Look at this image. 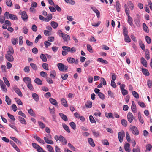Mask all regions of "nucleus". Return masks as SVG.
<instances>
[{
  "label": "nucleus",
  "mask_w": 152,
  "mask_h": 152,
  "mask_svg": "<svg viewBox=\"0 0 152 152\" xmlns=\"http://www.w3.org/2000/svg\"><path fill=\"white\" fill-rule=\"evenodd\" d=\"M130 129L134 135L137 136L139 134V130L135 126H134L130 127Z\"/></svg>",
  "instance_id": "1"
},
{
  "label": "nucleus",
  "mask_w": 152,
  "mask_h": 152,
  "mask_svg": "<svg viewBox=\"0 0 152 152\" xmlns=\"http://www.w3.org/2000/svg\"><path fill=\"white\" fill-rule=\"evenodd\" d=\"M55 140L57 141L58 140H59L60 142H66V141L65 140L64 137L63 136L60 135L58 136L56 135L54 137Z\"/></svg>",
  "instance_id": "2"
},
{
  "label": "nucleus",
  "mask_w": 152,
  "mask_h": 152,
  "mask_svg": "<svg viewBox=\"0 0 152 152\" xmlns=\"http://www.w3.org/2000/svg\"><path fill=\"white\" fill-rule=\"evenodd\" d=\"M125 136V132L123 130H121L118 132V138L120 142H123V138Z\"/></svg>",
  "instance_id": "3"
},
{
  "label": "nucleus",
  "mask_w": 152,
  "mask_h": 152,
  "mask_svg": "<svg viewBox=\"0 0 152 152\" xmlns=\"http://www.w3.org/2000/svg\"><path fill=\"white\" fill-rule=\"evenodd\" d=\"M33 147L36 149L38 152H43L44 151L39 145L36 143H32Z\"/></svg>",
  "instance_id": "4"
},
{
  "label": "nucleus",
  "mask_w": 152,
  "mask_h": 152,
  "mask_svg": "<svg viewBox=\"0 0 152 152\" xmlns=\"http://www.w3.org/2000/svg\"><path fill=\"white\" fill-rule=\"evenodd\" d=\"M61 37H62L64 41L66 42H68L70 40L69 36L65 33H64L62 35H61Z\"/></svg>",
  "instance_id": "5"
},
{
  "label": "nucleus",
  "mask_w": 152,
  "mask_h": 152,
  "mask_svg": "<svg viewBox=\"0 0 152 152\" xmlns=\"http://www.w3.org/2000/svg\"><path fill=\"white\" fill-rule=\"evenodd\" d=\"M127 118L128 121L131 123L134 119L133 114L130 112H129L127 114Z\"/></svg>",
  "instance_id": "6"
},
{
  "label": "nucleus",
  "mask_w": 152,
  "mask_h": 152,
  "mask_svg": "<svg viewBox=\"0 0 152 152\" xmlns=\"http://www.w3.org/2000/svg\"><path fill=\"white\" fill-rule=\"evenodd\" d=\"M91 9L96 14L97 17L99 18L100 16V13L98 10L94 7H91Z\"/></svg>",
  "instance_id": "7"
},
{
  "label": "nucleus",
  "mask_w": 152,
  "mask_h": 152,
  "mask_svg": "<svg viewBox=\"0 0 152 152\" xmlns=\"http://www.w3.org/2000/svg\"><path fill=\"white\" fill-rule=\"evenodd\" d=\"M6 58L9 61L12 62L14 60V58L12 55H6L5 56Z\"/></svg>",
  "instance_id": "8"
},
{
  "label": "nucleus",
  "mask_w": 152,
  "mask_h": 152,
  "mask_svg": "<svg viewBox=\"0 0 152 152\" xmlns=\"http://www.w3.org/2000/svg\"><path fill=\"white\" fill-rule=\"evenodd\" d=\"M21 17L24 21H25L26 20L28 19V16L25 11H23L22 12Z\"/></svg>",
  "instance_id": "9"
},
{
  "label": "nucleus",
  "mask_w": 152,
  "mask_h": 152,
  "mask_svg": "<svg viewBox=\"0 0 152 152\" xmlns=\"http://www.w3.org/2000/svg\"><path fill=\"white\" fill-rule=\"evenodd\" d=\"M132 103L131 106L132 110L133 113H136L137 112L136 106L134 101H132Z\"/></svg>",
  "instance_id": "10"
},
{
  "label": "nucleus",
  "mask_w": 152,
  "mask_h": 152,
  "mask_svg": "<svg viewBox=\"0 0 152 152\" xmlns=\"http://www.w3.org/2000/svg\"><path fill=\"white\" fill-rule=\"evenodd\" d=\"M33 98L36 102H38L39 100V96L36 93H33L32 94Z\"/></svg>",
  "instance_id": "11"
},
{
  "label": "nucleus",
  "mask_w": 152,
  "mask_h": 152,
  "mask_svg": "<svg viewBox=\"0 0 152 152\" xmlns=\"http://www.w3.org/2000/svg\"><path fill=\"white\" fill-rule=\"evenodd\" d=\"M141 62L144 67H147V63L143 57H142L141 58Z\"/></svg>",
  "instance_id": "12"
},
{
  "label": "nucleus",
  "mask_w": 152,
  "mask_h": 152,
  "mask_svg": "<svg viewBox=\"0 0 152 152\" xmlns=\"http://www.w3.org/2000/svg\"><path fill=\"white\" fill-rule=\"evenodd\" d=\"M23 80L26 84L31 83V79L29 77H26L23 78Z\"/></svg>",
  "instance_id": "13"
},
{
  "label": "nucleus",
  "mask_w": 152,
  "mask_h": 152,
  "mask_svg": "<svg viewBox=\"0 0 152 152\" xmlns=\"http://www.w3.org/2000/svg\"><path fill=\"white\" fill-rule=\"evenodd\" d=\"M0 85L3 91L4 92H6L7 89L5 88L6 86L3 82L1 80H0Z\"/></svg>",
  "instance_id": "14"
},
{
  "label": "nucleus",
  "mask_w": 152,
  "mask_h": 152,
  "mask_svg": "<svg viewBox=\"0 0 152 152\" xmlns=\"http://www.w3.org/2000/svg\"><path fill=\"white\" fill-rule=\"evenodd\" d=\"M64 65L62 63H59L57 64V66L60 71H64Z\"/></svg>",
  "instance_id": "15"
},
{
  "label": "nucleus",
  "mask_w": 152,
  "mask_h": 152,
  "mask_svg": "<svg viewBox=\"0 0 152 152\" xmlns=\"http://www.w3.org/2000/svg\"><path fill=\"white\" fill-rule=\"evenodd\" d=\"M35 83L38 85H42V83L41 79L36 78L34 80Z\"/></svg>",
  "instance_id": "16"
},
{
  "label": "nucleus",
  "mask_w": 152,
  "mask_h": 152,
  "mask_svg": "<svg viewBox=\"0 0 152 152\" xmlns=\"http://www.w3.org/2000/svg\"><path fill=\"white\" fill-rule=\"evenodd\" d=\"M14 90L15 92L20 96H22V94L20 89L18 88H14Z\"/></svg>",
  "instance_id": "17"
},
{
  "label": "nucleus",
  "mask_w": 152,
  "mask_h": 152,
  "mask_svg": "<svg viewBox=\"0 0 152 152\" xmlns=\"http://www.w3.org/2000/svg\"><path fill=\"white\" fill-rule=\"evenodd\" d=\"M142 71L143 74L145 75L148 76L149 75V73L146 69L142 68Z\"/></svg>",
  "instance_id": "18"
},
{
  "label": "nucleus",
  "mask_w": 152,
  "mask_h": 152,
  "mask_svg": "<svg viewBox=\"0 0 152 152\" xmlns=\"http://www.w3.org/2000/svg\"><path fill=\"white\" fill-rule=\"evenodd\" d=\"M115 8L117 11L119 12L120 10V4L118 1H117L116 2Z\"/></svg>",
  "instance_id": "19"
},
{
  "label": "nucleus",
  "mask_w": 152,
  "mask_h": 152,
  "mask_svg": "<svg viewBox=\"0 0 152 152\" xmlns=\"http://www.w3.org/2000/svg\"><path fill=\"white\" fill-rule=\"evenodd\" d=\"M61 102L63 106L65 107H67L68 106V105L67 104L66 100L64 98H62L61 99Z\"/></svg>",
  "instance_id": "20"
},
{
  "label": "nucleus",
  "mask_w": 152,
  "mask_h": 152,
  "mask_svg": "<svg viewBox=\"0 0 152 152\" xmlns=\"http://www.w3.org/2000/svg\"><path fill=\"white\" fill-rule=\"evenodd\" d=\"M50 25L51 26L54 28H56L58 26V23L54 21H51L50 23Z\"/></svg>",
  "instance_id": "21"
},
{
  "label": "nucleus",
  "mask_w": 152,
  "mask_h": 152,
  "mask_svg": "<svg viewBox=\"0 0 152 152\" xmlns=\"http://www.w3.org/2000/svg\"><path fill=\"white\" fill-rule=\"evenodd\" d=\"M142 28L143 30L146 33H148L149 31L148 27L147 26L145 23L142 24Z\"/></svg>",
  "instance_id": "22"
},
{
  "label": "nucleus",
  "mask_w": 152,
  "mask_h": 152,
  "mask_svg": "<svg viewBox=\"0 0 152 152\" xmlns=\"http://www.w3.org/2000/svg\"><path fill=\"white\" fill-rule=\"evenodd\" d=\"M62 125L64 129L66 130L67 132L69 133L70 132L69 128L65 124L63 123Z\"/></svg>",
  "instance_id": "23"
},
{
  "label": "nucleus",
  "mask_w": 152,
  "mask_h": 152,
  "mask_svg": "<svg viewBox=\"0 0 152 152\" xmlns=\"http://www.w3.org/2000/svg\"><path fill=\"white\" fill-rule=\"evenodd\" d=\"M59 115L61 118L65 121L68 120V118L66 116L62 113H60Z\"/></svg>",
  "instance_id": "24"
},
{
  "label": "nucleus",
  "mask_w": 152,
  "mask_h": 152,
  "mask_svg": "<svg viewBox=\"0 0 152 152\" xmlns=\"http://www.w3.org/2000/svg\"><path fill=\"white\" fill-rule=\"evenodd\" d=\"M124 148L126 151L129 152L130 151V145L129 143H126L125 144Z\"/></svg>",
  "instance_id": "25"
},
{
  "label": "nucleus",
  "mask_w": 152,
  "mask_h": 152,
  "mask_svg": "<svg viewBox=\"0 0 152 152\" xmlns=\"http://www.w3.org/2000/svg\"><path fill=\"white\" fill-rule=\"evenodd\" d=\"M92 102L90 101H87L86 104V106L87 108H91L92 107Z\"/></svg>",
  "instance_id": "26"
},
{
  "label": "nucleus",
  "mask_w": 152,
  "mask_h": 152,
  "mask_svg": "<svg viewBox=\"0 0 152 152\" xmlns=\"http://www.w3.org/2000/svg\"><path fill=\"white\" fill-rule=\"evenodd\" d=\"M9 18L13 20H18V18L17 16L15 15L12 14H10Z\"/></svg>",
  "instance_id": "27"
},
{
  "label": "nucleus",
  "mask_w": 152,
  "mask_h": 152,
  "mask_svg": "<svg viewBox=\"0 0 152 152\" xmlns=\"http://www.w3.org/2000/svg\"><path fill=\"white\" fill-rule=\"evenodd\" d=\"M139 44L141 48L144 51L145 49V48L144 44L143 42L141 40H140L139 41Z\"/></svg>",
  "instance_id": "28"
},
{
  "label": "nucleus",
  "mask_w": 152,
  "mask_h": 152,
  "mask_svg": "<svg viewBox=\"0 0 152 152\" xmlns=\"http://www.w3.org/2000/svg\"><path fill=\"white\" fill-rule=\"evenodd\" d=\"M40 57L43 61L44 62L47 61V59L46 57L44 54L43 53L41 54L40 55Z\"/></svg>",
  "instance_id": "29"
},
{
  "label": "nucleus",
  "mask_w": 152,
  "mask_h": 152,
  "mask_svg": "<svg viewBox=\"0 0 152 152\" xmlns=\"http://www.w3.org/2000/svg\"><path fill=\"white\" fill-rule=\"evenodd\" d=\"M49 100L50 102L54 105H56L58 104V102L56 101L52 98H50Z\"/></svg>",
  "instance_id": "30"
},
{
  "label": "nucleus",
  "mask_w": 152,
  "mask_h": 152,
  "mask_svg": "<svg viewBox=\"0 0 152 152\" xmlns=\"http://www.w3.org/2000/svg\"><path fill=\"white\" fill-rule=\"evenodd\" d=\"M5 98V101L6 102L7 104L8 105H10L11 104V99L7 95L6 96Z\"/></svg>",
  "instance_id": "31"
},
{
  "label": "nucleus",
  "mask_w": 152,
  "mask_h": 152,
  "mask_svg": "<svg viewBox=\"0 0 152 152\" xmlns=\"http://www.w3.org/2000/svg\"><path fill=\"white\" fill-rule=\"evenodd\" d=\"M18 119L20 122L24 124H26V122L25 120L21 116L18 117Z\"/></svg>",
  "instance_id": "32"
},
{
  "label": "nucleus",
  "mask_w": 152,
  "mask_h": 152,
  "mask_svg": "<svg viewBox=\"0 0 152 152\" xmlns=\"http://www.w3.org/2000/svg\"><path fill=\"white\" fill-rule=\"evenodd\" d=\"M127 21L129 24L131 26H132L133 25V19L130 16L128 17Z\"/></svg>",
  "instance_id": "33"
},
{
  "label": "nucleus",
  "mask_w": 152,
  "mask_h": 152,
  "mask_svg": "<svg viewBox=\"0 0 152 152\" xmlns=\"http://www.w3.org/2000/svg\"><path fill=\"white\" fill-rule=\"evenodd\" d=\"M97 61L102 64H107L108 63V62L107 61L103 59L102 58H98L97 59Z\"/></svg>",
  "instance_id": "34"
},
{
  "label": "nucleus",
  "mask_w": 152,
  "mask_h": 152,
  "mask_svg": "<svg viewBox=\"0 0 152 152\" xmlns=\"http://www.w3.org/2000/svg\"><path fill=\"white\" fill-rule=\"evenodd\" d=\"M64 1L72 5H74L75 3V1L73 0H64Z\"/></svg>",
  "instance_id": "35"
},
{
  "label": "nucleus",
  "mask_w": 152,
  "mask_h": 152,
  "mask_svg": "<svg viewBox=\"0 0 152 152\" xmlns=\"http://www.w3.org/2000/svg\"><path fill=\"white\" fill-rule=\"evenodd\" d=\"M28 113L31 116H34V117H35L36 115L34 113V112L33 111V110L31 108L30 109L28 110Z\"/></svg>",
  "instance_id": "36"
},
{
  "label": "nucleus",
  "mask_w": 152,
  "mask_h": 152,
  "mask_svg": "<svg viewBox=\"0 0 152 152\" xmlns=\"http://www.w3.org/2000/svg\"><path fill=\"white\" fill-rule=\"evenodd\" d=\"M11 145L18 152H20V151L18 147L16 146L15 143H11Z\"/></svg>",
  "instance_id": "37"
},
{
  "label": "nucleus",
  "mask_w": 152,
  "mask_h": 152,
  "mask_svg": "<svg viewBox=\"0 0 152 152\" xmlns=\"http://www.w3.org/2000/svg\"><path fill=\"white\" fill-rule=\"evenodd\" d=\"M105 116L108 118H114V117L113 116V114L111 113H105Z\"/></svg>",
  "instance_id": "38"
},
{
  "label": "nucleus",
  "mask_w": 152,
  "mask_h": 152,
  "mask_svg": "<svg viewBox=\"0 0 152 152\" xmlns=\"http://www.w3.org/2000/svg\"><path fill=\"white\" fill-rule=\"evenodd\" d=\"M3 79L4 82L5 83V84L7 85V86L9 87L10 86V83L7 79L6 77H4Z\"/></svg>",
  "instance_id": "39"
},
{
  "label": "nucleus",
  "mask_w": 152,
  "mask_h": 152,
  "mask_svg": "<svg viewBox=\"0 0 152 152\" xmlns=\"http://www.w3.org/2000/svg\"><path fill=\"white\" fill-rule=\"evenodd\" d=\"M47 148L50 152H54V150L51 146L49 145H47Z\"/></svg>",
  "instance_id": "40"
},
{
  "label": "nucleus",
  "mask_w": 152,
  "mask_h": 152,
  "mask_svg": "<svg viewBox=\"0 0 152 152\" xmlns=\"http://www.w3.org/2000/svg\"><path fill=\"white\" fill-rule=\"evenodd\" d=\"M52 18V15L51 14H49L47 16V18H46V22H48L51 20Z\"/></svg>",
  "instance_id": "41"
},
{
  "label": "nucleus",
  "mask_w": 152,
  "mask_h": 152,
  "mask_svg": "<svg viewBox=\"0 0 152 152\" xmlns=\"http://www.w3.org/2000/svg\"><path fill=\"white\" fill-rule=\"evenodd\" d=\"M67 61L68 62L70 63H73L75 61L74 58L71 57H68L67 58Z\"/></svg>",
  "instance_id": "42"
},
{
  "label": "nucleus",
  "mask_w": 152,
  "mask_h": 152,
  "mask_svg": "<svg viewBox=\"0 0 152 152\" xmlns=\"http://www.w3.org/2000/svg\"><path fill=\"white\" fill-rule=\"evenodd\" d=\"M43 68L47 70H49L48 65L46 63H43L42 64Z\"/></svg>",
  "instance_id": "43"
},
{
  "label": "nucleus",
  "mask_w": 152,
  "mask_h": 152,
  "mask_svg": "<svg viewBox=\"0 0 152 152\" xmlns=\"http://www.w3.org/2000/svg\"><path fill=\"white\" fill-rule=\"evenodd\" d=\"M6 3L7 6L10 7H11L12 5V4L11 0H6Z\"/></svg>",
  "instance_id": "44"
},
{
  "label": "nucleus",
  "mask_w": 152,
  "mask_h": 152,
  "mask_svg": "<svg viewBox=\"0 0 152 152\" xmlns=\"http://www.w3.org/2000/svg\"><path fill=\"white\" fill-rule=\"evenodd\" d=\"M132 95L134 97L137 99L139 98V95L135 91H133L132 92Z\"/></svg>",
  "instance_id": "45"
},
{
  "label": "nucleus",
  "mask_w": 152,
  "mask_h": 152,
  "mask_svg": "<svg viewBox=\"0 0 152 152\" xmlns=\"http://www.w3.org/2000/svg\"><path fill=\"white\" fill-rule=\"evenodd\" d=\"M30 65L31 68L34 70H37V67L36 65L34 63H31L30 64Z\"/></svg>",
  "instance_id": "46"
},
{
  "label": "nucleus",
  "mask_w": 152,
  "mask_h": 152,
  "mask_svg": "<svg viewBox=\"0 0 152 152\" xmlns=\"http://www.w3.org/2000/svg\"><path fill=\"white\" fill-rule=\"evenodd\" d=\"M62 48L63 50L69 52L70 50V48L68 46H63L62 47Z\"/></svg>",
  "instance_id": "47"
},
{
  "label": "nucleus",
  "mask_w": 152,
  "mask_h": 152,
  "mask_svg": "<svg viewBox=\"0 0 152 152\" xmlns=\"http://www.w3.org/2000/svg\"><path fill=\"white\" fill-rule=\"evenodd\" d=\"M126 139L129 142H130L131 141V139L130 135L128 132H126Z\"/></svg>",
  "instance_id": "48"
},
{
  "label": "nucleus",
  "mask_w": 152,
  "mask_h": 152,
  "mask_svg": "<svg viewBox=\"0 0 152 152\" xmlns=\"http://www.w3.org/2000/svg\"><path fill=\"white\" fill-rule=\"evenodd\" d=\"M121 123L125 127H126L127 126V122L125 119H122L121 120Z\"/></svg>",
  "instance_id": "49"
},
{
  "label": "nucleus",
  "mask_w": 152,
  "mask_h": 152,
  "mask_svg": "<svg viewBox=\"0 0 152 152\" xmlns=\"http://www.w3.org/2000/svg\"><path fill=\"white\" fill-rule=\"evenodd\" d=\"M87 50L91 53H93V51L92 48L91 46L89 44H87Z\"/></svg>",
  "instance_id": "50"
},
{
  "label": "nucleus",
  "mask_w": 152,
  "mask_h": 152,
  "mask_svg": "<svg viewBox=\"0 0 152 152\" xmlns=\"http://www.w3.org/2000/svg\"><path fill=\"white\" fill-rule=\"evenodd\" d=\"M129 6H130L131 7H130V9L132 10H133L134 9V6H133V4L132 2V1H129L127 2Z\"/></svg>",
  "instance_id": "51"
},
{
  "label": "nucleus",
  "mask_w": 152,
  "mask_h": 152,
  "mask_svg": "<svg viewBox=\"0 0 152 152\" xmlns=\"http://www.w3.org/2000/svg\"><path fill=\"white\" fill-rule=\"evenodd\" d=\"M98 96L99 97L102 99V100H103L105 98V96L104 95V94L100 92V93H99V94H98Z\"/></svg>",
  "instance_id": "52"
},
{
  "label": "nucleus",
  "mask_w": 152,
  "mask_h": 152,
  "mask_svg": "<svg viewBox=\"0 0 152 152\" xmlns=\"http://www.w3.org/2000/svg\"><path fill=\"white\" fill-rule=\"evenodd\" d=\"M38 123L40 127L41 128L43 129L45 127V124L42 122H41V121H38Z\"/></svg>",
  "instance_id": "53"
},
{
  "label": "nucleus",
  "mask_w": 152,
  "mask_h": 152,
  "mask_svg": "<svg viewBox=\"0 0 152 152\" xmlns=\"http://www.w3.org/2000/svg\"><path fill=\"white\" fill-rule=\"evenodd\" d=\"M40 74V76L43 77H45L47 76V73L43 71L41 72Z\"/></svg>",
  "instance_id": "54"
},
{
  "label": "nucleus",
  "mask_w": 152,
  "mask_h": 152,
  "mask_svg": "<svg viewBox=\"0 0 152 152\" xmlns=\"http://www.w3.org/2000/svg\"><path fill=\"white\" fill-rule=\"evenodd\" d=\"M44 44L45 47L46 48H47L48 47V46H50L51 44V43L48 42L47 41H45L44 42Z\"/></svg>",
  "instance_id": "55"
},
{
  "label": "nucleus",
  "mask_w": 152,
  "mask_h": 152,
  "mask_svg": "<svg viewBox=\"0 0 152 152\" xmlns=\"http://www.w3.org/2000/svg\"><path fill=\"white\" fill-rule=\"evenodd\" d=\"M10 15V13L8 12H6L4 14V17L5 19H8L9 18Z\"/></svg>",
  "instance_id": "56"
},
{
  "label": "nucleus",
  "mask_w": 152,
  "mask_h": 152,
  "mask_svg": "<svg viewBox=\"0 0 152 152\" xmlns=\"http://www.w3.org/2000/svg\"><path fill=\"white\" fill-rule=\"evenodd\" d=\"M70 126L73 129H75L76 128V125L74 122H71L69 123Z\"/></svg>",
  "instance_id": "57"
},
{
  "label": "nucleus",
  "mask_w": 152,
  "mask_h": 152,
  "mask_svg": "<svg viewBox=\"0 0 152 152\" xmlns=\"http://www.w3.org/2000/svg\"><path fill=\"white\" fill-rule=\"evenodd\" d=\"M27 86L28 88L31 90H33L34 89L33 87L31 84V83H28Z\"/></svg>",
  "instance_id": "58"
},
{
  "label": "nucleus",
  "mask_w": 152,
  "mask_h": 152,
  "mask_svg": "<svg viewBox=\"0 0 152 152\" xmlns=\"http://www.w3.org/2000/svg\"><path fill=\"white\" fill-rule=\"evenodd\" d=\"M100 81L101 83H102V84L104 86L106 85L107 84L105 80L103 78L101 77V78Z\"/></svg>",
  "instance_id": "59"
},
{
  "label": "nucleus",
  "mask_w": 152,
  "mask_h": 152,
  "mask_svg": "<svg viewBox=\"0 0 152 152\" xmlns=\"http://www.w3.org/2000/svg\"><path fill=\"white\" fill-rule=\"evenodd\" d=\"M7 115L8 117L13 121H14L15 119L14 116L12 115H11L9 113H7Z\"/></svg>",
  "instance_id": "60"
},
{
  "label": "nucleus",
  "mask_w": 152,
  "mask_h": 152,
  "mask_svg": "<svg viewBox=\"0 0 152 152\" xmlns=\"http://www.w3.org/2000/svg\"><path fill=\"white\" fill-rule=\"evenodd\" d=\"M29 67L28 66H26L24 67L23 69L24 71L26 73H29L30 72Z\"/></svg>",
  "instance_id": "61"
},
{
  "label": "nucleus",
  "mask_w": 152,
  "mask_h": 152,
  "mask_svg": "<svg viewBox=\"0 0 152 152\" xmlns=\"http://www.w3.org/2000/svg\"><path fill=\"white\" fill-rule=\"evenodd\" d=\"M125 39L124 40L126 42H129L131 41V40L129 37V36L128 35L125 36Z\"/></svg>",
  "instance_id": "62"
},
{
  "label": "nucleus",
  "mask_w": 152,
  "mask_h": 152,
  "mask_svg": "<svg viewBox=\"0 0 152 152\" xmlns=\"http://www.w3.org/2000/svg\"><path fill=\"white\" fill-rule=\"evenodd\" d=\"M145 39L148 44H150L151 42V39L148 36H146L145 37Z\"/></svg>",
  "instance_id": "63"
},
{
  "label": "nucleus",
  "mask_w": 152,
  "mask_h": 152,
  "mask_svg": "<svg viewBox=\"0 0 152 152\" xmlns=\"http://www.w3.org/2000/svg\"><path fill=\"white\" fill-rule=\"evenodd\" d=\"M31 29L33 31L36 32L37 30V27L35 25L33 24L32 25Z\"/></svg>",
  "instance_id": "64"
}]
</instances>
